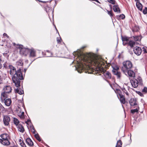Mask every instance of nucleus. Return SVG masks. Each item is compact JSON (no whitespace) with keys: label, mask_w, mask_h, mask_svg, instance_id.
I'll use <instances>...</instances> for the list:
<instances>
[{"label":"nucleus","mask_w":147,"mask_h":147,"mask_svg":"<svg viewBox=\"0 0 147 147\" xmlns=\"http://www.w3.org/2000/svg\"><path fill=\"white\" fill-rule=\"evenodd\" d=\"M79 60L77 61L78 63V71L81 73L82 71L85 68V66L89 65L87 63H89L90 64H94L97 67L99 70H103L104 66L105 63L101 59H97L95 58L90 56L89 55L83 54L81 55L79 58Z\"/></svg>","instance_id":"nucleus-1"},{"label":"nucleus","mask_w":147,"mask_h":147,"mask_svg":"<svg viewBox=\"0 0 147 147\" xmlns=\"http://www.w3.org/2000/svg\"><path fill=\"white\" fill-rule=\"evenodd\" d=\"M9 74L12 76V78L13 83L17 87L20 86V80L23 79V77L21 72V69H19L16 70L15 67L12 65H9Z\"/></svg>","instance_id":"nucleus-2"},{"label":"nucleus","mask_w":147,"mask_h":147,"mask_svg":"<svg viewBox=\"0 0 147 147\" xmlns=\"http://www.w3.org/2000/svg\"><path fill=\"white\" fill-rule=\"evenodd\" d=\"M123 66L122 67L121 70L123 72H126L127 70L131 69L133 67L131 62L129 61H126L123 63Z\"/></svg>","instance_id":"nucleus-3"},{"label":"nucleus","mask_w":147,"mask_h":147,"mask_svg":"<svg viewBox=\"0 0 147 147\" xmlns=\"http://www.w3.org/2000/svg\"><path fill=\"white\" fill-rule=\"evenodd\" d=\"M142 80L140 78H138V80L135 79H133L130 80V82L132 86L134 88H136L138 87V84H142Z\"/></svg>","instance_id":"nucleus-4"},{"label":"nucleus","mask_w":147,"mask_h":147,"mask_svg":"<svg viewBox=\"0 0 147 147\" xmlns=\"http://www.w3.org/2000/svg\"><path fill=\"white\" fill-rule=\"evenodd\" d=\"M19 48L20 49V53L22 55L26 56L29 53V49L23 48V46L21 45H19Z\"/></svg>","instance_id":"nucleus-5"},{"label":"nucleus","mask_w":147,"mask_h":147,"mask_svg":"<svg viewBox=\"0 0 147 147\" xmlns=\"http://www.w3.org/2000/svg\"><path fill=\"white\" fill-rule=\"evenodd\" d=\"M10 121V117L8 115H4L3 117V122L5 125L7 126Z\"/></svg>","instance_id":"nucleus-6"},{"label":"nucleus","mask_w":147,"mask_h":147,"mask_svg":"<svg viewBox=\"0 0 147 147\" xmlns=\"http://www.w3.org/2000/svg\"><path fill=\"white\" fill-rule=\"evenodd\" d=\"M134 52L137 55H140L142 52V49L140 47L136 46L134 48Z\"/></svg>","instance_id":"nucleus-7"},{"label":"nucleus","mask_w":147,"mask_h":147,"mask_svg":"<svg viewBox=\"0 0 147 147\" xmlns=\"http://www.w3.org/2000/svg\"><path fill=\"white\" fill-rule=\"evenodd\" d=\"M129 103L131 106L132 107L138 106V102L135 98H131L129 101Z\"/></svg>","instance_id":"nucleus-8"},{"label":"nucleus","mask_w":147,"mask_h":147,"mask_svg":"<svg viewBox=\"0 0 147 147\" xmlns=\"http://www.w3.org/2000/svg\"><path fill=\"white\" fill-rule=\"evenodd\" d=\"M12 87L10 86L6 85L5 86L3 89V92L9 94L11 93L12 90Z\"/></svg>","instance_id":"nucleus-9"},{"label":"nucleus","mask_w":147,"mask_h":147,"mask_svg":"<svg viewBox=\"0 0 147 147\" xmlns=\"http://www.w3.org/2000/svg\"><path fill=\"white\" fill-rule=\"evenodd\" d=\"M126 75H128L129 76L134 77L135 76V74L134 72L128 69L127 71L126 72H123Z\"/></svg>","instance_id":"nucleus-10"},{"label":"nucleus","mask_w":147,"mask_h":147,"mask_svg":"<svg viewBox=\"0 0 147 147\" xmlns=\"http://www.w3.org/2000/svg\"><path fill=\"white\" fill-rule=\"evenodd\" d=\"M7 94L4 92L1 93L0 98L2 102H4V100L6 99V98L7 97L8 95Z\"/></svg>","instance_id":"nucleus-11"},{"label":"nucleus","mask_w":147,"mask_h":147,"mask_svg":"<svg viewBox=\"0 0 147 147\" xmlns=\"http://www.w3.org/2000/svg\"><path fill=\"white\" fill-rule=\"evenodd\" d=\"M0 142L4 145H9L10 144L8 139L1 140L0 139Z\"/></svg>","instance_id":"nucleus-12"},{"label":"nucleus","mask_w":147,"mask_h":147,"mask_svg":"<svg viewBox=\"0 0 147 147\" xmlns=\"http://www.w3.org/2000/svg\"><path fill=\"white\" fill-rule=\"evenodd\" d=\"M18 130L19 131L22 133H24L25 129L22 125L20 123L17 126Z\"/></svg>","instance_id":"nucleus-13"},{"label":"nucleus","mask_w":147,"mask_h":147,"mask_svg":"<svg viewBox=\"0 0 147 147\" xmlns=\"http://www.w3.org/2000/svg\"><path fill=\"white\" fill-rule=\"evenodd\" d=\"M29 52L30 53V57H34L35 56L36 51L34 49H29Z\"/></svg>","instance_id":"nucleus-14"},{"label":"nucleus","mask_w":147,"mask_h":147,"mask_svg":"<svg viewBox=\"0 0 147 147\" xmlns=\"http://www.w3.org/2000/svg\"><path fill=\"white\" fill-rule=\"evenodd\" d=\"M136 1V6L137 8L140 11L142 10V4L138 0H135Z\"/></svg>","instance_id":"nucleus-15"},{"label":"nucleus","mask_w":147,"mask_h":147,"mask_svg":"<svg viewBox=\"0 0 147 147\" xmlns=\"http://www.w3.org/2000/svg\"><path fill=\"white\" fill-rule=\"evenodd\" d=\"M26 144L30 146H33L34 145L33 143L29 138H27L26 139Z\"/></svg>","instance_id":"nucleus-16"},{"label":"nucleus","mask_w":147,"mask_h":147,"mask_svg":"<svg viewBox=\"0 0 147 147\" xmlns=\"http://www.w3.org/2000/svg\"><path fill=\"white\" fill-rule=\"evenodd\" d=\"M119 95L120 98V100L121 102L123 104H124L125 102V100L124 96L123 95L119 93Z\"/></svg>","instance_id":"nucleus-17"},{"label":"nucleus","mask_w":147,"mask_h":147,"mask_svg":"<svg viewBox=\"0 0 147 147\" xmlns=\"http://www.w3.org/2000/svg\"><path fill=\"white\" fill-rule=\"evenodd\" d=\"M122 40L123 42V45H125L128 43L129 40L128 37L126 36L122 37Z\"/></svg>","instance_id":"nucleus-18"},{"label":"nucleus","mask_w":147,"mask_h":147,"mask_svg":"<svg viewBox=\"0 0 147 147\" xmlns=\"http://www.w3.org/2000/svg\"><path fill=\"white\" fill-rule=\"evenodd\" d=\"M4 102L5 105L8 107L10 106L11 103V100L10 98L6 99Z\"/></svg>","instance_id":"nucleus-19"},{"label":"nucleus","mask_w":147,"mask_h":147,"mask_svg":"<svg viewBox=\"0 0 147 147\" xmlns=\"http://www.w3.org/2000/svg\"><path fill=\"white\" fill-rule=\"evenodd\" d=\"M23 63L22 60H20L17 61L16 65L18 67H19V69H20L23 67Z\"/></svg>","instance_id":"nucleus-20"},{"label":"nucleus","mask_w":147,"mask_h":147,"mask_svg":"<svg viewBox=\"0 0 147 147\" xmlns=\"http://www.w3.org/2000/svg\"><path fill=\"white\" fill-rule=\"evenodd\" d=\"M113 9L114 11L117 12V13H120V10L117 5H115L113 7Z\"/></svg>","instance_id":"nucleus-21"},{"label":"nucleus","mask_w":147,"mask_h":147,"mask_svg":"<svg viewBox=\"0 0 147 147\" xmlns=\"http://www.w3.org/2000/svg\"><path fill=\"white\" fill-rule=\"evenodd\" d=\"M15 93H17L18 94L21 95L24 94V91L20 88H18L15 90Z\"/></svg>","instance_id":"nucleus-22"},{"label":"nucleus","mask_w":147,"mask_h":147,"mask_svg":"<svg viewBox=\"0 0 147 147\" xmlns=\"http://www.w3.org/2000/svg\"><path fill=\"white\" fill-rule=\"evenodd\" d=\"M135 41H140L141 40L142 37L141 36H135L131 37Z\"/></svg>","instance_id":"nucleus-23"},{"label":"nucleus","mask_w":147,"mask_h":147,"mask_svg":"<svg viewBox=\"0 0 147 147\" xmlns=\"http://www.w3.org/2000/svg\"><path fill=\"white\" fill-rule=\"evenodd\" d=\"M134 108H136V109H132L131 110V113L133 114H134L135 113H137L138 112L140 109L139 106L134 107Z\"/></svg>","instance_id":"nucleus-24"},{"label":"nucleus","mask_w":147,"mask_h":147,"mask_svg":"<svg viewBox=\"0 0 147 147\" xmlns=\"http://www.w3.org/2000/svg\"><path fill=\"white\" fill-rule=\"evenodd\" d=\"M136 43H137L132 40H130L128 43V45L131 48H133L135 45Z\"/></svg>","instance_id":"nucleus-25"},{"label":"nucleus","mask_w":147,"mask_h":147,"mask_svg":"<svg viewBox=\"0 0 147 147\" xmlns=\"http://www.w3.org/2000/svg\"><path fill=\"white\" fill-rule=\"evenodd\" d=\"M113 73L114 74L116 75L117 78H120L121 76V73L117 71L112 70Z\"/></svg>","instance_id":"nucleus-26"},{"label":"nucleus","mask_w":147,"mask_h":147,"mask_svg":"<svg viewBox=\"0 0 147 147\" xmlns=\"http://www.w3.org/2000/svg\"><path fill=\"white\" fill-rule=\"evenodd\" d=\"M1 137L2 138L1 140L8 139L9 138V135L6 134H1Z\"/></svg>","instance_id":"nucleus-27"},{"label":"nucleus","mask_w":147,"mask_h":147,"mask_svg":"<svg viewBox=\"0 0 147 147\" xmlns=\"http://www.w3.org/2000/svg\"><path fill=\"white\" fill-rule=\"evenodd\" d=\"M104 75L106 78L108 79L111 78V74L109 72L106 71L104 73Z\"/></svg>","instance_id":"nucleus-28"},{"label":"nucleus","mask_w":147,"mask_h":147,"mask_svg":"<svg viewBox=\"0 0 147 147\" xmlns=\"http://www.w3.org/2000/svg\"><path fill=\"white\" fill-rule=\"evenodd\" d=\"M121 89L123 92L125 93L127 95H129L128 91L129 90L127 87L126 88H125L123 87L121 88Z\"/></svg>","instance_id":"nucleus-29"},{"label":"nucleus","mask_w":147,"mask_h":147,"mask_svg":"<svg viewBox=\"0 0 147 147\" xmlns=\"http://www.w3.org/2000/svg\"><path fill=\"white\" fill-rule=\"evenodd\" d=\"M122 143L121 140H119L117 141V145L115 147H121Z\"/></svg>","instance_id":"nucleus-30"},{"label":"nucleus","mask_w":147,"mask_h":147,"mask_svg":"<svg viewBox=\"0 0 147 147\" xmlns=\"http://www.w3.org/2000/svg\"><path fill=\"white\" fill-rule=\"evenodd\" d=\"M14 123L16 126H18L19 125V120L16 118H13Z\"/></svg>","instance_id":"nucleus-31"},{"label":"nucleus","mask_w":147,"mask_h":147,"mask_svg":"<svg viewBox=\"0 0 147 147\" xmlns=\"http://www.w3.org/2000/svg\"><path fill=\"white\" fill-rule=\"evenodd\" d=\"M107 11L108 13V14L111 17V18H112V17L114 15V14L113 13L112 11V10H111L110 11H109L108 10H107Z\"/></svg>","instance_id":"nucleus-32"},{"label":"nucleus","mask_w":147,"mask_h":147,"mask_svg":"<svg viewBox=\"0 0 147 147\" xmlns=\"http://www.w3.org/2000/svg\"><path fill=\"white\" fill-rule=\"evenodd\" d=\"M142 52L144 53H147V47H144L142 48Z\"/></svg>","instance_id":"nucleus-33"},{"label":"nucleus","mask_w":147,"mask_h":147,"mask_svg":"<svg viewBox=\"0 0 147 147\" xmlns=\"http://www.w3.org/2000/svg\"><path fill=\"white\" fill-rule=\"evenodd\" d=\"M113 70L117 71L119 69V67L117 65H115V66H113Z\"/></svg>","instance_id":"nucleus-34"},{"label":"nucleus","mask_w":147,"mask_h":147,"mask_svg":"<svg viewBox=\"0 0 147 147\" xmlns=\"http://www.w3.org/2000/svg\"><path fill=\"white\" fill-rule=\"evenodd\" d=\"M35 137L36 139L39 141H41V139L39 135L38 134H36L35 135Z\"/></svg>","instance_id":"nucleus-35"},{"label":"nucleus","mask_w":147,"mask_h":147,"mask_svg":"<svg viewBox=\"0 0 147 147\" xmlns=\"http://www.w3.org/2000/svg\"><path fill=\"white\" fill-rule=\"evenodd\" d=\"M46 54L47 55V57H51L52 55L51 53H50L49 51H47L46 53Z\"/></svg>","instance_id":"nucleus-36"},{"label":"nucleus","mask_w":147,"mask_h":147,"mask_svg":"<svg viewBox=\"0 0 147 147\" xmlns=\"http://www.w3.org/2000/svg\"><path fill=\"white\" fill-rule=\"evenodd\" d=\"M19 116L21 119H24V113L22 112L21 115H19Z\"/></svg>","instance_id":"nucleus-37"},{"label":"nucleus","mask_w":147,"mask_h":147,"mask_svg":"<svg viewBox=\"0 0 147 147\" xmlns=\"http://www.w3.org/2000/svg\"><path fill=\"white\" fill-rule=\"evenodd\" d=\"M61 38H57V41L58 43H60L61 42Z\"/></svg>","instance_id":"nucleus-38"},{"label":"nucleus","mask_w":147,"mask_h":147,"mask_svg":"<svg viewBox=\"0 0 147 147\" xmlns=\"http://www.w3.org/2000/svg\"><path fill=\"white\" fill-rule=\"evenodd\" d=\"M107 1L111 3L114 4L115 3V1L114 0H107Z\"/></svg>","instance_id":"nucleus-39"},{"label":"nucleus","mask_w":147,"mask_h":147,"mask_svg":"<svg viewBox=\"0 0 147 147\" xmlns=\"http://www.w3.org/2000/svg\"><path fill=\"white\" fill-rule=\"evenodd\" d=\"M20 144L22 147H26L25 144L23 142V141L21 143H20Z\"/></svg>","instance_id":"nucleus-40"},{"label":"nucleus","mask_w":147,"mask_h":147,"mask_svg":"<svg viewBox=\"0 0 147 147\" xmlns=\"http://www.w3.org/2000/svg\"><path fill=\"white\" fill-rule=\"evenodd\" d=\"M143 12L144 14H146L147 13V7H145V8L143 9Z\"/></svg>","instance_id":"nucleus-41"},{"label":"nucleus","mask_w":147,"mask_h":147,"mask_svg":"<svg viewBox=\"0 0 147 147\" xmlns=\"http://www.w3.org/2000/svg\"><path fill=\"white\" fill-rule=\"evenodd\" d=\"M119 17L122 19H123L125 18V16L124 15L122 14L120 15Z\"/></svg>","instance_id":"nucleus-42"},{"label":"nucleus","mask_w":147,"mask_h":147,"mask_svg":"<svg viewBox=\"0 0 147 147\" xmlns=\"http://www.w3.org/2000/svg\"><path fill=\"white\" fill-rule=\"evenodd\" d=\"M142 92L145 93L147 92V88L144 87L142 90Z\"/></svg>","instance_id":"nucleus-43"},{"label":"nucleus","mask_w":147,"mask_h":147,"mask_svg":"<svg viewBox=\"0 0 147 147\" xmlns=\"http://www.w3.org/2000/svg\"><path fill=\"white\" fill-rule=\"evenodd\" d=\"M3 80L2 77L0 76V84H3Z\"/></svg>","instance_id":"nucleus-44"},{"label":"nucleus","mask_w":147,"mask_h":147,"mask_svg":"<svg viewBox=\"0 0 147 147\" xmlns=\"http://www.w3.org/2000/svg\"><path fill=\"white\" fill-rule=\"evenodd\" d=\"M31 130L33 132V133H35V129H34V127H32L31 129Z\"/></svg>","instance_id":"nucleus-45"},{"label":"nucleus","mask_w":147,"mask_h":147,"mask_svg":"<svg viewBox=\"0 0 147 147\" xmlns=\"http://www.w3.org/2000/svg\"><path fill=\"white\" fill-rule=\"evenodd\" d=\"M23 141H22L21 139H20L19 140V142H20V143H22V142Z\"/></svg>","instance_id":"nucleus-46"},{"label":"nucleus","mask_w":147,"mask_h":147,"mask_svg":"<svg viewBox=\"0 0 147 147\" xmlns=\"http://www.w3.org/2000/svg\"><path fill=\"white\" fill-rule=\"evenodd\" d=\"M86 46H84L81 47V49H83L86 47Z\"/></svg>","instance_id":"nucleus-47"},{"label":"nucleus","mask_w":147,"mask_h":147,"mask_svg":"<svg viewBox=\"0 0 147 147\" xmlns=\"http://www.w3.org/2000/svg\"><path fill=\"white\" fill-rule=\"evenodd\" d=\"M3 35L4 36H7V34L5 33H4L3 34Z\"/></svg>","instance_id":"nucleus-48"},{"label":"nucleus","mask_w":147,"mask_h":147,"mask_svg":"<svg viewBox=\"0 0 147 147\" xmlns=\"http://www.w3.org/2000/svg\"><path fill=\"white\" fill-rule=\"evenodd\" d=\"M120 54H119V55L118 56V58H120Z\"/></svg>","instance_id":"nucleus-49"},{"label":"nucleus","mask_w":147,"mask_h":147,"mask_svg":"<svg viewBox=\"0 0 147 147\" xmlns=\"http://www.w3.org/2000/svg\"><path fill=\"white\" fill-rule=\"evenodd\" d=\"M24 71L25 72L26 71V69H24Z\"/></svg>","instance_id":"nucleus-50"},{"label":"nucleus","mask_w":147,"mask_h":147,"mask_svg":"<svg viewBox=\"0 0 147 147\" xmlns=\"http://www.w3.org/2000/svg\"><path fill=\"white\" fill-rule=\"evenodd\" d=\"M95 1H96V2H99V1L98 0H96Z\"/></svg>","instance_id":"nucleus-51"},{"label":"nucleus","mask_w":147,"mask_h":147,"mask_svg":"<svg viewBox=\"0 0 147 147\" xmlns=\"http://www.w3.org/2000/svg\"><path fill=\"white\" fill-rule=\"evenodd\" d=\"M15 45V43H13V45Z\"/></svg>","instance_id":"nucleus-52"},{"label":"nucleus","mask_w":147,"mask_h":147,"mask_svg":"<svg viewBox=\"0 0 147 147\" xmlns=\"http://www.w3.org/2000/svg\"><path fill=\"white\" fill-rule=\"evenodd\" d=\"M91 73V72H88V73Z\"/></svg>","instance_id":"nucleus-53"}]
</instances>
